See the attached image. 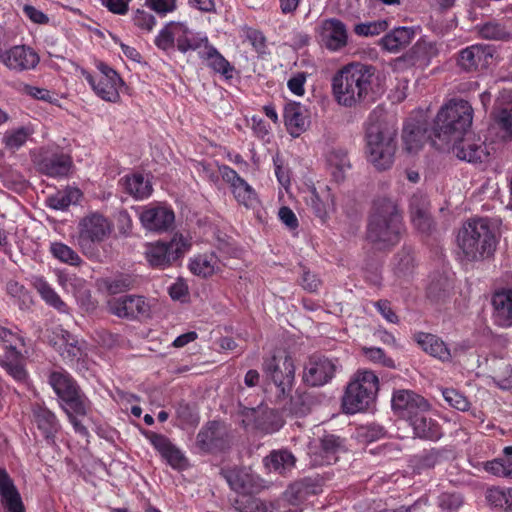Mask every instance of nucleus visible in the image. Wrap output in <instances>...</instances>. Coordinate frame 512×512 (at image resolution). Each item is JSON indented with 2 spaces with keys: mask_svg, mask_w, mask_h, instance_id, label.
I'll list each match as a JSON object with an SVG mask.
<instances>
[{
  "mask_svg": "<svg viewBox=\"0 0 512 512\" xmlns=\"http://www.w3.org/2000/svg\"><path fill=\"white\" fill-rule=\"evenodd\" d=\"M134 285V280L128 275H121L110 280L107 283V290L111 294H118L130 290Z\"/></svg>",
  "mask_w": 512,
  "mask_h": 512,
  "instance_id": "052dcab7",
  "label": "nucleus"
},
{
  "mask_svg": "<svg viewBox=\"0 0 512 512\" xmlns=\"http://www.w3.org/2000/svg\"><path fill=\"white\" fill-rule=\"evenodd\" d=\"M33 134L34 129L32 126H21L6 131L3 135L2 142L6 149L16 151L24 146Z\"/></svg>",
  "mask_w": 512,
  "mask_h": 512,
  "instance_id": "c03bdc74",
  "label": "nucleus"
},
{
  "mask_svg": "<svg viewBox=\"0 0 512 512\" xmlns=\"http://www.w3.org/2000/svg\"><path fill=\"white\" fill-rule=\"evenodd\" d=\"M306 203L322 222L328 217L330 210L334 206V199L330 193V189L325 186L319 190L312 188L306 197Z\"/></svg>",
  "mask_w": 512,
  "mask_h": 512,
  "instance_id": "473e14b6",
  "label": "nucleus"
},
{
  "mask_svg": "<svg viewBox=\"0 0 512 512\" xmlns=\"http://www.w3.org/2000/svg\"><path fill=\"white\" fill-rule=\"evenodd\" d=\"M493 319L502 328L512 326V289H501L492 296Z\"/></svg>",
  "mask_w": 512,
  "mask_h": 512,
  "instance_id": "bb28decb",
  "label": "nucleus"
},
{
  "mask_svg": "<svg viewBox=\"0 0 512 512\" xmlns=\"http://www.w3.org/2000/svg\"><path fill=\"white\" fill-rule=\"evenodd\" d=\"M362 352L364 356L377 364L387 368H395V362L392 358L386 356L385 352L379 347H363Z\"/></svg>",
  "mask_w": 512,
  "mask_h": 512,
  "instance_id": "864d4df0",
  "label": "nucleus"
},
{
  "mask_svg": "<svg viewBox=\"0 0 512 512\" xmlns=\"http://www.w3.org/2000/svg\"><path fill=\"white\" fill-rule=\"evenodd\" d=\"M228 429L223 422H208L197 434V445L204 451L224 449L228 445Z\"/></svg>",
  "mask_w": 512,
  "mask_h": 512,
  "instance_id": "aec40b11",
  "label": "nucleus"
},
{
  "mask_svg": "<svg viewBox=\"0 0 512 512\" xmlns=\"http://www.w3.org/2000/svg\"><path fill=\"white\" fill-rule=\"evenodd\" d=\"M456 242L458 254L463 261L478 262L494 255L498 236L488 219L475 218L463 223Z\"/></svg>",
  "mask_w": 512,
  "mask_h": 512,
  "instance_id": "f03ea898",
  "label": "nucleus"
},
{
  "mask_svg": "<svg viewBox=\"0 0 512 512\" xmlns=\"http://www.w3.org/2000/svg\"><path fill=\"white\" fill-rule=\"evenodd\" d=\"M97 68V76L87 71H83L82 74L97 96L108 102H117L120 99L119 87L123 85L122 79L114 69L103 62H99Z\"/></svg>",
  "mask_w": 512,
  "mask_h": 512,
  "instance_id": "f8f14e48",
  "label": "nucleus"
},
{
  "mask_svg": "<svg viewBox=\"0 0 512 512\" xmlns=\"http://www.w3.org/2000/svg\"><path fill=\"white\" fill-rule=\"evenodd\" d=\"M222 474L236 492L253 493L258 487L257 477L247 468L223 470Z\"/></svg>",
  "mask_w": 512,
  "mask_h": 512,
  "instance_id": "c756f323",
  "label": "nucleus"
},
{
  "mask_svg": "<svg viewBox=\"0 0 512 512\" xmlns=\"http://www.w3.org/2000/svg\"><path fill=\"white\" fill-rule=\"evenodd\" d=\"M133 23L139 29L150 32L154 28L156 21L152 14L144 10H137L133 16Z\"/></svg>",
  "mask_w": 512,
  "mask_h": 512,
  "instance_id": "680f3d73",
  "label": "nucleus"
},
{
  "mask_svg": "<svg viewBox=\"0 0 512 512\" xmlns=\"http://www.w3.org/2000/svg\"><path fill=\"white\" fill-rule=\"evenodd\" d=\"M110 233L111 224L108 219L99 213H91L78 223L76 244L85 256L93 258L98 255V244Z\"/></svg>",
  "mask_w": 512,
  "mask_h": 512,
  "instance_id": "0eeeda50",
  "label": "nucleus"
},
{
  "mask_svg": "<svg viewBox=\"0 0 512 512\" xmlns=\"http://www.w3.org/2000/svg\"><path fill=\"white\" fill-rule=\"evenodd\" d=\"M206 36L194 35L184 23L178 22L177 24V49L186 53L189 50H197L207 44Z\"/></svg>",
  "mask_w": 512,
  "mask_h": 512,
  "instance_id": "a19ab883",
  "label": "nucleus"
},
{
  "mask_svg": "<svg viewBox=\"0 0 512 512\" xmlns=\"http://www.w3.org/2000/svg\"><path fill=\"white\" fill-rule=\"evenodd\" d=\"M71 158L64 153H53L37 161V169L50 177L66 176L71 168Z\"/></svg>",
  "mask_w": 512,
  "mask_h": 512,
  "instance_id": "2f4dec72",
  "label": "nucleus"
},
{
  "mask_svg": "<svg viewBox=\"0 0 512 512\" xmlns=\"http://www.w3.org/2000/svg\"><path fill=\"white\" fill-rule=\"evenodd\" d=\"M428 198L423 194H414L410 199L409 210L411 218L430 213Z\"/></svg>",
  "mask_w": 512,
  "mask_h": 512,
  "instance_id": "bf43d9fd",
  "label": "nucleus"
},
{
  "mask_svg": "<svg viewBox=\"0 0 512 512\" xmlns=\"http://www.w3.org/2000/svg\"><path fill=\"white\" fill-rule=\"evenodd\" d=\"M39 61L38 54L25 45L13 46L1 55V62L8 69L16 72L34 69Z\"/></svg>",
  "mask_w": 512,
  "mask_h": 512,
  "instance_id": "6ab92c4d",
  "label": "nucleus"
},
{
  "mask_svg": "<svg viewBox=\"0 0 512 512\" xmlns=\"http://www.w3.org/2000/svg\"><path fill=\"white\" fill-rule=\"evenodd\" d=\"M202 59L207 61V65L215 72L222 74L226 79L232 78L233 66L218 52V50L208 42L199 52Z\"/></svg>",
  "mask_w": 512,
  "mask_h": 512,
  "instance_id": "4c0bfd02",
  "label": "nucleus"
},
{
  "mask_svg": "<svg viewBox=\"0 0 512 512\" xmlns=\"http://www.w3.org/2000/svg\"><path fill=\"white\" fill-rule=\"evenodd\" d=\"M33 286L47 304L61 312L66 311V304L42 277H35Z\"/></svg>",
  "mask_w": 512,
  "mask_h": 512,
  "instance_id": "49530a36",
  "label": "nucleus"
},
{
  "mask_svg": "<svg viewBox=\"0 0 512 512\" xmlns=\"http://www.w3.org/2000/svg\"><path fill=\"white\" fill-rule=\"evenodd\" d=\"M376 69L372 65L351 62L341 67L331 79L332 95L345 108H356L372 98Z\"/></svg>",
  "mask_w": 512,
  "mask_h": 512,
  "instance_id": "f257e3e1",
  "label": "nucleus"
},
{
  "mask_svg": "<svg viewBox=\"0 0 512 512\" xmlns=\"http://www.w3.org/2000/svg\"><path fill=\"white\" fill-rule=\"evenodd\" d=\"M142 226L152 232H166L173 227L175 214L163 205L145 206L139 214Z\"/></svg>",
  "mask_w": 512,
  "mask_h": 512,
  "instance_id": "dca6fc26",
  "label": "nucleus"
},
{
  "mask_svg": "<svg viewBox=\"0 0 512 512\" xmlns=\"http://www.w3.org/2000/svg\"><path fill=\"white\" fill-rule=\"evenodd\" d=\"M414 340L421 349L442 362H450L452 354L446 343L436 335L419 332L414 335Z\"/></svg>",
  "mask_w": 512,
  "mask_h": 512,
  "instance_id": "7c9ffc66",
  "label": "nucleus"
},
{
  "mask_svg": "<svg viewBox=\"0 0 512 512\" xmlns=\"http://www.w3.org/2000/svg\"><path fill=\"white\" fill-rule=\"evenodd\" d=\"M19 345H24L22 337L17 333L0 325V346L5 349V354L0 356V366L17 381L26 378V370L23 365L22 353Z\"/></svg>",
  "mask_w": 512,
  "mask_h": 512,
  "instance_id": "1a4fd4ad",
  "label": "nucleus"
},
{
  "mask_svg": "<svg viewBox=\"0 0 512 512\" xmlns=\"http://www.w3.org/2000/svg\"><path fill=\"white\" fill-rule=\"evenodd\" d=\"M443 397L445 401L453 408L460 411H467L470 407L468 399L460 392L455 389L447 388L444 389Z\"/></svg>",
  "mask_w": 512,
  "mask_h": 512,
  "instance_id": "5fc2aeb1",
  "label": "nucleus"
},
{
  "mask_svg": "<svg viewBox=\"0 0 512 512\" xmlns=\"http://www.w3.org/2000/svg\"><path fill=\"white\" fill-rule=\"evenodd\" d=\"M263 372L276 386L278 397L290 395L295 379V366L290 356H273L264 360Z\"/></svg>",
  "mask_w": 512,
  "mask_h": 512,
  "instance_id": "9d476101",
  "label": "nucleus"
},
{
  "mask_svg": "<svg viewBox=\"0 0 512 512\" xmlns=\"http://www.w3.org/2000/svg\"><path fill=\"white\" fill-rule=\"evenodd\" d=\"M154 448L173 468H182L185 457L181 451L164 435L150 432L146 435Z\"/></svg>",
  "mask_w": 512,
  "mask_h": 512,
  "instance_id": "c85d7f7f",
  "label": "nucleus"
},
{
  "mask_svg": "<svg viewBox=\"0 0 512 512\" xmlns=\"http://www.w3.org/2000/svg\"><path fill=\"white\" fill-rule=\"evenodd\" d=\"M379 389L377 375L369 370L358 371L347 385L342 405L347 413L354 414L367 409L376 398Z\"/></svg>",
  "mask_w": 512,
  "mask_h": 512,
  "instance_id": "423d86ee",
  "label": "nucleus"
},
{
  "mask_svg": "<svg viewBox=\"0 0 512 512\" xmlns=\"http://www.w3.org/2000/svg\"><path fill=\"white\" fill-rule=\"evenodd\" d=\"M490 58H492V51L489 46L474 44L459 52L457 64L462 70L472 72L485 67Z\"/></svg>",
  "mask_w": 512,
  "mask_h": 512,
  "instance_id": "b1692460",
  "label": "nucleus"
},
{
  "mask_svg": "<svg viewBox=\"0 0 512 512\" xmlns=\"http://www.w3.org/2000/svg\"><path fill=\"white\" fill-rule=\"evenodd\" d=\"M486 499L494 507L512 509V488H491L487 491Z\"/></svg>",
  "mask_w": 512,
  "mask_h": 512,
  "instance_id": "3c124183",
  "label": "nucleus"
},
{
  "mask_svg": "<svg viewBox=\"0 0 512 512\" xmlns=\"http://www.w3.org/2000/svg\"><path fill=\"white\" fill-rule=\"evenodd\" d=\"M402 230V216L396 202L389 198L375 200L367 228L368 240L378 249H387L399 242Z\"/></svg>",
  "mask_w": 512,
  "mask_h": 512,
  "instance_id": "7ed1b4c3",
  "label": "nucleus"
},
{
  "mask_svg": "<svg viewBox=\"0 0 512 512\" xmlns=\"http://www.w3.org/2000/svg\"><path fill=\"white\" fill-rule=\"evenodd\" d=\"M264 465L270 471L277 472L279 474H286L296 463L295 456L286 449L273 450L263 460Z\"/></svg>",
  "mask_w": 512,
  "mask_h": 512,
  "instance_id": "58836bf2",
  "label": "nucleus"
},
{
  "mask_svg": "<svg viewBox=\"0 0 512 512\" xmlns=\"http://www.w3.org/2000/svg\"><path fill=\"white\" fill-rule=\"evenodd\" d=\"M395 136V130L379 120L375 112L369 115L365 123V151L369 163L379 171L390 169L394 163Z\"/></svg>",
  "mask_w": 512,
  "mask_h": 512,
  "instance_id": "39448f33",
  "label": "nucleus"
},
{
  "mask_svg": "<svg viewBox=\"0 0 512 512\" xmlns=\"http://www.w3.org/2000/svg\"><path fill=\"white\" fill-rule=\"evenodd\" d=\"M428 412H420L415 418L409 421L415 435L421 439L437 440L441 436V429L438 423L433 420Z\"/></svg>",
  "mask_w": 512,
  "mask_h": 512,
  "instance_id": "f704fd0d",
  "label": "nucleus"
},
{
  "mask_svg": "<svg viewBox=\"0 0 512 512\" xmlns=\"http://www.w3.org/2000/svg\"><path fill=\"white\" fill-rule=\"evenodd\" d=\"M243 416L242 424L245 428L260 430L264 433H273L283 424L277 412L264 407L246 409Z\"/></svg>",
  "mask_w": 512,
  "mask_h": 512,
  "instance_id": "2eb2a0df",
  "label": "nucleus"
},
{
  "mask_svg": "<svg viewBox=\"0 0 512 512\" xmlns=\"http://www.w3.org/2000/svg\"><path fill=\"white\" fill-rule=\"evenodd\" d=\"M222 179L228 183L232 189L236 200L246 207L253 206L256 201V193L254 189L239 174L227 165L219 167Z\"/></svg>",
  "mask_w": 512,
  "mask_h": 512,
  "instance_id": "412c9836",
  "label": "nucleus"
},
{
  "mask_svg": "<svg viewBox=\"0 0 512 512\" xmlns=\"http://www.w3.org/2000/svg\"><path fill=\"white\" fill-rule=\"evenodd\" d=\"M284 123L292 137L300 136L309 126L305 108L298 102L287 103L284 108Z\"/></svg>",
  "mask_w": 512,
  "mask_h": 512,
  "instance_id": "cd10ccee",
  "label": "nucleus"
},
{
  "mask_svg": "<svg viewBox=\"0 0 512 512\" xmlns=\"http://www.w3.org/2000/svg\"><path fill=\"white\" fill-rule=\"evenodd\" d=\"M300 284L307 292L314 293L321 286V280L316 274L311 273L308 270H303Z\"/></svg>",
  "mask_w": 512,
  "mask_h": 512,
  "instance_id": "774afa93",
  "label": "nucleus"
},
{
  "mask_svg": "<svg viewBox=\"0 0 512 512\" xmlns=\"http://www.w3.org/2000/svg\"><path fill=\"white\" fill-rule=\"evenodd\" d=\"M453 151L455 155L461 159L470 163L483 162L487 157L486 147L483 143H473L470 141L459 140L453 142Z\"/></svg>",
  "mask_w": 512,
  "mask_h": 512,
  "instance_id": "c9c22d12",
  "label": "nucleus"
},
{
  "mask_svg": "<svg viewBox=\"0 0 512 512\" xmlns=\"http://www.w3.org/2000/svg\"><path fill=\"white\" fill-rule=\"evenodd\" d=\"M145 5L159 15H166L176 9V0H145Z\"/></svg>",
  "mask_w": 512,
  "mask_h": 512,
  "instance_id": "0e129e2a",
  "label": "nucleus"
},
{
  "mask_svg": "<svg viewBox=\"0 0 512 512\" xmlns=\"http://www.w3.org/2000/svg\"><path fill=\"white\" fill-rule=\"evenodd\" d=\"M385 429L378 424H369L359 431L360 437L367 442L377 441L385 435Z\"/></svg>",
  "mask_w": 512,
  "mask_h": 512,
  "instance_id": "338daca9",
  "label": "nucleus"
},
{
  "mask_svg": "<svg viewBox=\"0 0 512 512\" xmlns=\"http://www.w3.org/2000/svg\"><path fill=\"white\" fill-rule=\"evenodd\" d=\"M341 369L338 359L326 357H311L304 367L303 381L312 387L327 384Z\"/></svg>",
  "mask_w": 512,
  "mask_h": 512,
  "instance_id": "ddd939ff",
  "label": "nucleus"
},
{
  "mask_svg": "<svg viewBox=\"0 0 512 512\" xmlns=\"http://www.w3.org/2000/svg\"><path fill=\"white\" fill-rule=\"evenodd\" d=\"M415 35L413 27H397L381 38L380 45L388 52L397 53L409 46Z\"/></svg>",
  "mask_w": 512,
  "mask_h": 512,
  "instance_id": "72a5a7b5",
  "label": "nucleus"
},
{
  "mask_svg": "<svg viewBox=\"0 0 512 512\" xmlns=\"http://www.w3.org/2000/svg\"><path fill=\"white\" fill-rule=\"evenodd\" d=\"M345 451L343 440L333 434L325 435L318 445L310 447V455L314 465H331L337 462L338 455Z\"/></svg>",
  "mask_w": 512,
  "mask_h": 512,
  "instance_id": "a211bd4d",
  "label": "nucleus"
},
{
  "mask_svg": "<svg viewBox=\"0 0 512 512\" xmlns=\"http://www.w3.org/2000/svg\"><path fill=\"white\" fill-rule=\"evenodd\" d=\"M189 246L182 235L176 234L169 242L149 244L145 251L146 259L152 267L164 269L183 256Z\"/></svg>",
  "mask_w": 512,
  "mask_h": 512,
  "instance_id": "9b49d317",
  "label": "nucleus"
},
{
  "mask_svg": "<svg viewBox=\"0 0 512 512\" xmlns=\"http://www.w3.org/2000/svg\"><path fill=\"white\" fill-rule=\"evenodd\" d=\"M32 422L42 433L49 444L55 442L56 434L61 425L54 412L42 404H33L31 408Z\"/></svg>",
  "mask_w": 512,
  "mask_h": 512,
  "instance_id": "4be33fe9",
  "label": "nucleus"
},
{
  "mask_svg": "<svg viewBox=\"0 0 512 512\" xmlns=\"http://www.w3.org/2000/svg\"><path fill=\"white\" fill-rule=\"evenodd\" d=\"M178 22H169L160 30L155 38V45L164 51L174 47L177 37Z\"/></svg>",
  "mask_w": 512,
  "mask_h": 512,
  "instance_id": "603ef678",
  "label": "nucleus"
},
{
  "mask_svg": "<svg viewBox=\"0 0 512 512\" xmlns=\"http://www.w3.org/2000/svg\"><path fill=\"white\" fill-rule=\"evenodd\" d=\"M109 311L121 318L148 317L150 306L145 298L137 295H125L108 301Z\"/></svg>",
  "mask_w": 512,
  "mask_h": 512,
  "instance_id": "f3484780",
  "label": "nucleus"
},
{
  "mask_svg": "<svg viewBox=\"0 0 512 512\" xmlns=\"http://www.w3.org/2000/svg\"><path fill=\"white\" fill-rule=\"evenodd\" d=\"M50 251L56 259L63 263L72 266H79L82 263L80 256L71 247L64 243H52L50 246Z\"/></svg>",
  "mask_w": 512,
  "mask_h": 512,
  "instance_id": "8fccbe9b",
  "label": "nucleus"
},
{
  "mask_svg": "<svg viewBox=\"0 0 512 512\" xmlns=\"http://www.w3.org/2000/svg\"><path fill=\"white\" fill-rule=\"evenodd\" d=\"M189 268L193 274L206 278L220 272L222 265L215 253H205L194 257Z\"/></svg>",
  "mask_w": 512,
  "mask_h": 512,
  "instance_id": "e433bc0d",
  "label": "nucleus"
},
{
  "mask_svg": "<svg viewBox=\"0 0 512 512\" xmlns=\"http://www.w3.org/2000/svg\"><path fill=\"white\" fill-rule=\"evenodd\" d=\"M496 123L509 137H512V103L501 109L496 116Z\"/></svg>",
  "mask_w": 512,
  "mask_h": 512,
  "instance_id": "e2e57ef3",
  "label": "nucleus"
},
{
  "mask_svg": "<svg viewBox=\"0 0 512 512\" xmlns=\"http://www.w3.org/2000/svg\"><path fill=\"white\" fill-rule=\"evenodd\" d=\"M82 197V192L78 188L67 187L58 191L48 198L49 207L56 210H65L72 204H77Z\"/></svg>",
  "mask_w": 512,
  "mask_h": 512,
  "instance_id": "a18cd8bd",
  "label": "nucleus"
},
{
  "mask_svg": "<svg viewBox=\"0 0 512 512\" xmlns=\"http://www.w3.org/2000/svg\"><path fill=\"white\" fill-rule=\"evenodd\" d=\"M311 494V485L306 480L291 484L284 493L285 499L291 505H299Z\"/></svg>",
  "mask_w": 512,
  "mask_h": 512,
  "instance_id": "09e8293b",
  "label": "nucleus"
},
{
  "mask_svg": "<svg viewBox=\"0 0 512 512\" xmlns=\"http://www.w3.org/2000/svg\"><path fill=\"white\" fill-rule=\"evenodd\" d=\"M0 500L7 512H25V507L13 480L0 468Z\"/></svg>",
  "mask_w": 512,
  "mask_h": 512,
  "instance_id": "a878e982",
  "label": "nucleus"
},
{
  "mask_svg": "<svg viewBox=\"0 0 512 512\" xmlns=\"http://www.w3.org/2000/svg\"><path fill=\"white\" fill-rule=\"evenodd\" d=\"M327 161L334 180L336 182L343 181L346 177L347 171L351 168L347 152L341 149L333 150L328 154Z\"/></svg>",
  "mask_w": 512,
  "mask_h": 512,
  "instance_id": "37998d69",
  "label": "nucleus"
},
{
  "mask_svg": "<svg viewBox=\"0 0 512 512\" xmlns=\"http://www.w3.org/2000/svg\"><path fill=\"white\" fill-rule=\"evenodd\" d=\"M427 138L438 140L433 133L427 136L426 124L422 121L409 120L405 123L402 133L404 148L409 153L418 152Z\"/></svg>",
  "mask_w": 512,
  "mask_h": 512,
  "instance_id": "393cba45",
  "label": "nucleus"
},
{
  "mask_svg": "<svg viewBox=\"0 0 512 512\" xmlns=\"http://www.w3.org/2000/svg\"><path fill=\"white\" fill-rule=\"evenodd\" d=\"M392 409L402 419L410 421L420 412H428L429 403L410 390H398L392 396Z\"/></svg>",
  "mask_w": 512,
  "mask_h": 512,
  "instance_id": "4468645a",
  "label": "nucleus"
},
{
  "mask_svg": "<svg viewBox=\"0 0 512 512\" xmlns=\"http://www.w3.org/2000/svg\"><path fill=\"white\" fill-rule=\"evenodd\" d=\"M479 33L482 38L496 41H507L512 38L511 33L507 28L495 21L487 22L480 26Z\"/></svg>",
  "mask_w": 512,
  "mask_h": 512,
  "instance_id": "de8ad7c7",
  "label": "nucleus"
},
{
  "mask_svg": "<svg viewBox=\"0 0 512 512\" xmlns=\"http://www.w3.org/2000/svg\"><path fill=\"white\" fill-rule=\"evenodd\" d=\"M462 496L458 493H442L438 497V505L445 512H455L462 505Z\"/></svg>",
  "mask_w": 512,
  "mask_h": 512,
  "instance_id": "13d9d810",
  "label": "nucleus"
},
{
  "mask_svg": "<svg viewBox=\"0 0 512 512\" xmlns=\"http://www.w3.org/2000/svg\"><path fill=\"white\" fill-rule=\"evenodd\" d=\"M388 28L386 20H379L374 22L360 23L354 28V32L359 36H374L384 32Z\"/></svg>",
  "mask_w": 512,
  "mask_h": 512,
  "instance_id": "6e6d98bb",
  "label": "nucleus"
},
{
  "mask_svg": "<svg viewBox=\"0 0 512 512\" xmlns=\"http://www.w3.org/2000/svg\"><path fill=\"white\" fill-rule=\"evenodd\" d=\"M374 307L382 315V317L389 323L397 324L399 317L392 309L391 303L386 299H381L374 302Z\"/></svg>",
  "mask_w": 512,
  "mask_h": 512,
  "instance_id": "69168bd1",
  "label": "nucleus"
},
{
  "mask_svg": "<svg viewBox=\"0 0 512 512\" xmlns=\"http://www.w3.org/2000/svg\"><path fill=\"white\" fill-rule=\"evenodd\" d=\"M54 334L58 338V340L54 342V345L57 346V349L64 359L74 361L80 358L82 354L81 347L79 346L78 340L70 332L64 329H58Z\"/></svg>",
  "mask_w": 512,
  "mask_h": 512,
  "instance_id": "ea45409f",
  "label": "nucleus"
},
{
  "mask_svg": "<svg viewBox=\"0 0 512 512\" xmlns=\"http://www.w3.org/2000/svg\"><path fill=\"white\" fill-rule=\"evenodd\" d=\"M321 43L330 51H339L347 45L348 33L345 24L336 18L323 21Z\"/></svg>",
  "mask_w": 512,
  "mask_h": 512,
  "instance_id": "5701e85b",
  "label": "nucleus"
},
{
  "mask_svg": "<svg viewBox=\"0 0 512 512\" xmlns=\"http://www.w3.org/2000/svg\"><path fill=\"white\" fill-rule=\"evenodd\" d=\"M123 189L135 199L148 197L152 192V186L141 174L126 175L120 180Z\"/></svg>",
  "mask_w": 512,
  "mask_h": 512,
  "instance_id": "79ce46f5",
  "label": "nucleus"
},
{
  "mask_svg": "<svg viewBox=\"0 0 512 512\" xmlns=\"http://www.w3.org/2000/svg\"><path fill=\"white\" fill-rule=\"evenodd\" d=\"M473 120V108L468 101L451 100L438 112L432 128L433 145L443 149L452 142H458L470 128Z\"/></svg>",
  "mask_w": 512,
  "mask_h": 512,
  "instance_id": "20e7f679",
  "label": "nucleus"
},
{
  "mask_svg": "<svg viewBox=\"0 0 512 512\" xmlns=\"http://www.w3.org/2000/svg\"><path fill=\"white\" fill-rule=\"evenodd\" d=\"M176 415L183 425L195 426L199 422V415L196 409L187 403H180L178 405Z\"/></svg>",
  "mask_w": 512,
  "mask_h": 512,
  "instance_id": "4d7b16f0",
  "label": "nucleus"
},
{
  "mask_svg": "<svg viewBox=\"0 0 512 512\" xmlns=\"http://www.w3.org/2000/svg\"><path fill=\"white\" fill-rule=\"evenodd\" d=\"M49 382L59 397L64 411H74L77 415L87 414L89 401L68 373L53 372Z\"/></svg>",
  "mask_w": 512,
  "mask_h": 512,
  "instance_id": "6e6552de",
  "label": "nucleus"
}]
</instances>
